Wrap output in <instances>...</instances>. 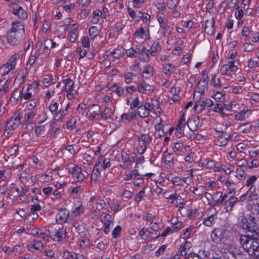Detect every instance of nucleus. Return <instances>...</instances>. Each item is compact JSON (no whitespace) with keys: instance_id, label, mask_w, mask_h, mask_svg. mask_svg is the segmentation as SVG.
<instances>
[{"instance_id":"obj_12","label":"nucleus","mask_w":259,"mask_h":259,"mask_svg":"<svg viewBox=\"0 0 259 259\" xmlns=\"http://www.w3.org/2000/svg\"><path fill=\"white\" fill-rule=\"evenodd\" d=\"M26 35L21 34H17L12 31H8L7 35V41L13 46H16L25 39Z\"/></svg>"},{"instance_id":"obj_31","label":"nucleus","mask_w":259,"mask_h":259,"mask_svg":"<svg viewBox=\"0 0 259 259\" xmlns=\"http://www.w3.org/2000/svg\"><path fill=\"white\" fill-rule=\"evenodd\" d=\"M17 191L19 194L20 200L22 201H25L27 200L31 194L30 190L27 186H24L22 188V191H19L18 189H17Z\"/></svg>"},{"instance_id":"obj_19","label":"nucleus","mask_w":259,"mask_h":259,"mask_svg":"<svg viewBox=\"0 0 259 259\" xmlns=\"http://www.w3.org/2000/svg\"><path fill=\"white\" fill-rule=\"evenodd\" d=\"M66 233V229L62 227L56 230L54 234H52L51 237L55 241H60L65 238Z\"/></svg>"},{"instance_id":"obj_3","label":"nucleus","mask_w":259,"mask_h":259,"mask_svg":"<svg viewBox=\"0 0 259 259\" xmlns=\"http://www.w3.org/2000/svg\"><path fill=\"white\" fill-rule=\"evenodd\" d=\"M67 168L74 180L77 182L83 181L88 175L86 171L82 172L81 167L72 163L68 164Z\"/></svg>"},{"instance_id":"obj_14","label":"nucleus","mask_w":259,"mask_h":259,"mask_svg":"<svg viewBox=\"0 0 259 259\" xmlns=\"http://www.w3.org/2000/svg\"><path fill=\"white\" fill-rule=\"evenodd\" d=\"M255 217L249 216L242 220V228L249 232L255 231L256 222Z\"/></svg>"},{"instance_id":"obj_6","label":"nucleus","mask_w":259,"mask_h":259,"mask_svg":"<svg viewBox=\"0 0 259 259\" xmlns=\"http://www.w3.org/2000/svg\"><path fill=\"white\" fill-rule=\"evenodd\" d=\"M258 239L256 238H252L248 235H241L240 237V243L244 249L246 251L254 245H257Z\"/></svg>"},{"instance_id":"obj_36","label":"nucleus","mask_w":259,"mask_h":259,"mask_svg":"<svg viewBox=\"0 0 259 259\" xmlns=\"http://www.w3.org/2000/svg\"><path fill=\"white\" fill-rule=\"evenodd\" d=\"M138 139L139 143L146 145H148L152 140V138L149 134H141L138 136Z\"/></svg>"},{"instance_id":"obj_44","label":"nucleus","mask_w":259,"mask_h":259,"mask_svg":"<svg viewBox=\"0 0 259 259\" xmlns=\"http://www.w3.org/2000/svg\"><path fill=\"white\" fill-rule=\"evenodd\" d=\"M251 125L249 122L241 124L238 127V131L242 133H246L251 129Z\"/></svg>"},{"instance_id":"obj_53","label":"nucleus","mask_w":259,"mask_h":259,"mask_svg":"<svg viewBox=\"0 0 259 259\" xmlns=\"http://www.w3.org/2000/svg\"><path fill=\"white\" fill-rule=\"evenodd\" d=\"M194 229L195 228L193 226L188 227L182 234L181 237L185 239L190 237L191 234L194 232Z\"/></svg>"},{"instance_id":"obj_58","label":"nucleus","mask_w":259,"mask_h":259,"mask_svg":"<svg viewBox=\"0 0 259 259\" xmlns=\"http://www.w3.org/2000/svg\"><path fill=\"white\" fill-rule=\"evenodd\" d=\"M41 231V230H40L37 228H29L28 227L26 228V233L27 234H31L34 236L38 237Z\"/></svg>"},{"instance_id":"obj_27","label":"nucleus","mask_w":259,"mask_h":259,"mask_svg":"<svg viewBox=\"0 0 259 259\" xmlns=\"http://www.w3.org/2000/svg\"><path fill=\"white\" fill-rule=\"evenodd\" d=\"M34 92L31 89H29L27 87H23L20 92V98L24 100H30L31 98L34 96Z\"/></svg>"},{"instance_id":"obj_28","label":"nucleus","mask_w":259,"mask_h":259,"mask_svg":"<svg viewBox=\"0 0 259 259\" xmlns=\"http://www.w3.org/2000/svg\"><path fill=\"white\" fill-rule=\"evenodd\" d=\"M42 248V243L38 240H33V241H31L28 245V249L32 252H34L36 250H41Z\"/></svg>"},{"instance_id":"obj_8","label":"nucleus","mask_w":259,"mask_h":259,"mask_svg":"<svg viewBox=\"0 0 259 259\" xmlns=\"http://www.w3.org/2000/svg\"><path fill=\"white\" fill-rule=\"evenodd\" d=\"M9 7L11 9V12L18 18L21 19H25L27 18V13L18 4L16 3L10 4Z\"/></svg>"},{"instance_id":"obj_52","label":"nucleus","mask_w":259,"mask_h":259,"mask_svg":"<svg viewBox=\"0 0 259 259\" xmlns=\"http://www.w3.org/2000/svg\"><path fill=\"white\" fill-rule=\"evenodd\" d=\"M136 117V113L135 112H129L127 113H123L121 115V119L126 120L128 121H131L134 119Z\"/></svg>"},{"instance_id":"obj_33","label":"nucleus","mask_w":259,"mask_h":259,"mask_svg":"<svg viewBox=\"0 0 259 259\" xmlns=\"http://www.w3.org/2000/svg\"><path fill=\"white\" fill-rule=\"evenodd\" d=\"M220 252L223 259H236L234 252L227 248H222Z\"/></svg>"},{"instance_id":"obj_56","label":"nucleus","mask_w":259,"mask_h":259,"mask_svg":"<svg viewBox=\"0 0 259 259\" xmlns=\"http://www.w3.org/2000/svg\"><path fill=\"white\" fill-rule=\"evenodd\" d=\"M89 32L92 39H94L99 33L98 28L96 26H91L89 28Z\"/></svg>"},{"instance_id":"obj_57","label":"nucleus","mask_w":259,"mask_h":259,"mask_svg":"<svg viewBox=\"0 0 259 259\" xmlns=\"http://www.w3.org/2000/svg\"><path fill=\"white\" fill-rule=\"evenodd\" d=\"M59 107V104L57 101H52V103L50 104L49 106V109L50 112L54 115H56L57 112H58V109Z\"/></svg>"},{"instance_id":"obj_17","label":"nucleus","mask_w":259,"mask_h":259,"mask_svg":"<svg viewBox=\"0 0 259 259\" xmlns=\"http://www.w3.org/2000/svg\"><path fill=\"white\" fill-rule=\"evenodd\" d=\"M227 197H228V195L226 194H225L222 198L221 202L224 201H225L224 210L226 212H229L232 210V209L234 204L236 203L237 199L235 197L231 196L229 197V198L228 199H227Z\"/></svg>"},{"instance_id":"obj_25","label":"nucleus","mask_w":259,"mask_h":259,"mask_svg":"<svg viewBox=\"0 0 259 259\" xmlns=\"http://www.w3.org/2000/svg\"><path fill=\"white\" fill-rule=\"evenodd\" d=\"M88 112L90 114L89 119L90 120H94L97 116H99L100 112V108L99 106L96 104H93L89 107Z\"/></svg>"},{"instance_id":"obj_2","label":"nucleus","mask_w":259,"mask_h":259,"mask_svg":"<svg viewBox=\"0 0 259 259\" xmlns=\"http://www.w3.org/2000/svg\"><path fill=\"white\" fill-rule=\"evenodd\" d=\"M20 58L19 54H15L8 60L7 63L0 67V75L4 76L15 70L17 60Z\"/></svg>"},{"instance_id":"obj_45","label":"nucleus","mask_w":259,"mask_h":259,"mask_svg":"<svg viewBox=\"0 0 259 259\" xmlns=\"http://www.w3.org/2000/svg\"><path fill=\"white\" fill-rule=\"evenodd\" d=\"M25 110L32 111L36 106V100L33 98L25 102Z\"/></svg>"},{"instance_id":"obj_23","label":"nucleus","mask_w":259,"mask_h":259,"mask_svg":"<svg viewBox=\"0 0 259 259\" xmlns=\"http://www.w3.org/2000/svg\"><path fill=\"white\" fill-rule=\"evenodd\" d=\"M101 222L104 224V231L107 234L110 232V227L113 224L111 216L109 214H105L104 217L101 219Z\"/></svg>"},{"instance_id":"obj_16","label":"nucleus","mask_w":259,"mask_h":259,"mask_svg":"<svg viewBox=\"0 0 259 259\" xmlns=\"http://www.w3.org/2000/svg\"><path fill=\"white\" fill-rule=\"evenodd\" d=\"M136 49L137 50L138 54L140 55L139 58L141 60L146 62L150 60L151 57L152 56L150 51L146 49L140 44L136 46Z\"/></svg>"},{"instance_id":"obj_1","label":"nucleus","mask_w":259,"mask_h":259,"mask_svg":"<svg viewBox=\"0 0 259 259\" xmlns=\"http://www.w3.org/2000/svg\"><path fill=\"white\" fill-rule=\"evenodd\" d=\"M258 189L256 186H251L247 192L240 196L239 201L243 202L248 200V204L250 206L251 210L253 213H259V195Z\"/></svg>"},{"instance_id":"obj_48","label":"nucleus","mask_w":259,"mask_h":259,"mask_svg":"<svg viewBox=\"0 0 259 259\" xmlns=\"http://www.w3.org/2000/svg\"><path fill=\"white\" fill-rule=\"evenodd\" d=\"M161 50V46L157 42H154L149 50L152 54V56H155L156 54Z\"/></svg>"},{"instance_id":"obj_21","label":"nucleus","mask_w":259,"mask_h":259,"mask_svg":"<svg viewBox=\"0 0 259 259\" xmlns=\"http://www.w3.org/2000/svg\"><path fill=\"white\" fill-rule=\"evenodd\" d=\"M238 70V67L235 64L229 63L223 65L220 69V72L222 75H226L228 72H234Z\"/></svg>"},{"instance_id":"obj_9","label":"nucleus","mask_w":259,"mask_h":259,"mask_svg":"<svg viewBox=\"0 0 259 259\" xmlns=\"http://www.w3.org/2000/svg\"><path fill=\"white\" fill-rule=\"evenodd\" d=\"M194 99L196 100V103L194 106V109L197 112H201L206 107H210L213 105V102L210 99L201 100L199 99V95Z\"/></svg>"},{"instance_id":"obj_35","label":"nucleus","mask_w":259,"mask_h":259,"mask_svg":"<svg viewBox=\"0 0 259 259\" xmlns=\"http://www.w3.org/2000/svg\"><path fill=\"white\" fill-rule=\"evenodd\" d=\"M114 113V109H112L109 107H106L103 111L101 113V116L103 118L105 119H113Z\"/></svg>"},{"instance_id":"obj_30","label":"nucleus","mask_w":259,"mask_h":259,"mask_svg":"<svg viewBox=\"0 0 259 259\" xmlns=\"http://www.w3.org/2000/svg\"><path fill=\"white\" fill-rule=\"evenodd\" d=\"M27 73V70L26 68L20 70L15 79L14 83L19 85L22 84L24 82Z\"/></svg>"},{"instance_id":"obj_61","label":"nucleus","mask_w":259,"mask_h":259,"mask_svg":"<svg viewBox=\"0 0 259 259\" xmlns=\"http://www.w3.org/2000/svg\"><path fill=\"white\" fill-rule=\"evenodd\" d=\"M138 18L141 19L144 23H146L150 19V15L147 13H143L141 11H138Z\"/></svg>"},{"instance_id":"obj_46","label":"nucleus","mask_w":259,"mask_h":259,"mask_svg":"<svg viewBox=\"0 0 259 259\" xmlns=\"http://www.w3.org/2000/svg\"><path fill=\"white\" fill-rule=\"evenodd\" d=\"M54 76L49 75H46L42 80V84L46 87H50L54 83Z\"/></svg>"},{"instance_id":"obj_24","label":"nucleus","mask_w":259,"mask_h":259,"mask_svg":"<svg viewBox=\"0 0 259 259\" xmlns=\"http://www.w3.org/2000/svg\"><path fill=\"white\" fill-rule=\"evenodd\" d=\"M90 202L94 203L93 204V207H94V205H95L96 209L99 211L103 209H105L106 207L108 206V202L106 203L103 199H97L95 196L91 197Z\"/></svg>"},{"instance_id":"obj_50","label":"nucleus","mask_w":259,"mask_h":259,"mask_svg":"<svg viewBox=\"0 0 259 259\" xmlns=\"http://www.w3.org/2000/svg\"><path fill=\"white\" fill-rule=\"evenodd\" d=\"M244 105L243 104H241L238 103V102L236 101H232L229 104V107L230 110H231L233 111H237L240 108L243 107V106Z\"/></svg>"},{"instance_id":"obj_39","label":"nucleus","mask_w":259,"mask_h":259,"mask_svg":"<svg viewBox=\"0 0 259 259\" xmlns=\"http://www.w3.org/2000/svg\"><path fill=\"white\" fill-rule=\"evenodd\" d=\"M101 19H103L101 12L99 10H95L92 13V17L91 22L93 24H97Z\"/></svg>"},{"instance_id":"obj_22","label":"nucleus","mask_w":259,"mask_h":259,"mask_svg":"<svg viewBox=\"0 0 259 259\" xmlns=\"http://www.w3.org/2000/svg\"><path fill=\"white\" fill-rule=\"evenodd\" d=\"M95 165L96 167L99 168L101 170H105L111 165L110 159L100 156Z\"/></svg>"},{"instance_id":"obj_20","label":"nucleus","mask_w":259,"mask_h":259,"mask_svg":"<svg viewBox=\"0 0 259 259\" xmlns=\"http://www.w3.org/2000/svg\"><path fill=\"white\" fill-rule=\"evenodd\" d=\"M35 115L36 113L34 111H29L28 113L25 114L23 122V124L27 125L26 128L27 129H28V126H31V128H33L35 125V124L31 121L34 118Z\"/></svg>"},{"instance_id":"obj_5","label":"nucleus","mask_w":259,"mask_h":259,"mask_svg":"<svg viewBox=\"0 0 259 259\" xmlns=\"http://www.w3.org/2000/svg\"><path fill=\"white\" fill-rule=\"evenodd\" d=\"M63 83L65 87V90L67 92V97L68 99L71 100L75 98L77 92L74 89V82L69 78H66L62 80Z\"/></svg>"},{"instance_id":"obj_42","label":"nucleus","mask_w":259,"mask_h":259,"mask_svg":"<svg viewBox=\"0 0 259 259\" xmlns=\"http://www.w3.org/2000/svg\"><path fill=\"white\" fill-rule=\"evenodd\" d=\"M206 167L208 169L213 170L214 171H220L222 168L220 165H217L214 160H208L206 163Z\"/></svg>"},{"instance_id":"obj_11","label":"nucleus","mask_w":259,"mask_h":259,"mask_svg":"<svg viewBox=\"0 0 259 259\" xmlns=\"http://www.w3.org/2000/svg\"><path fill=\"white\" fill-rule=\"evenodd\" d=\"M226 233L225 229H215L211 233V239L214 243L221 242L225 240Z\"/></svg>"},{"instance_id":"obj_55","label":"nucleus","mask_w":259,"mask_h":259,"mask_svg":"<svg viewBox=\"0 0 259 259\" xmlns=\"http://www.w3.org/2000/svg\"><path fill=\"white\" fill-rule=\"evenodd\" d=\"M30 179V175L25 172H22L19 176V179L21 182L26 185L29 183V180Z\"/></svg>"},{"instance_id":"obj_7","label":"nucleus","mask_w":259,"mask_h":259,"mask_svg":"<svg viewBox=\"0 0 259 259\" xmlns=\"http://www.w3.org/2000/svg\"><path fill=\"white\" fill-rule=\"evenodd\" d=\"M71 220L69 211L67 209L62 208L58 209L56 216V221L58 224L69 223Z\"/></svg>"},{"instance_id":"obj_64","label":"nucleus","mask_w":259,"mask_h":259,"mask_svg":"<svg viewBox=\"0 0 259 259\" xmlns=\"http://www.w3.org/2000/svg\"><path fill=\"white\" fill-rule=\"evenodd\" d=\"M144 183V180L143 178L138 176L135 178L133 180V184L135 186L141 187Z\"/></svg>"},{"instance_id":"obj_43","label":"nucleus","mask_w":259,"mask_h":259,"mask_svg":"<svg viewBox=\"0 0 259 259\" xmlns=\"http://www.w3.org/2000/svg\"><path fill=\"white\" fill-rule=\"evenodd\" d=\"M107 56L109 57V59H118L121 54V51L120 49H114L112 51L106 52Z\"/></svg>"},{"instance_id":"obj_10","label":"nucleus","mask_w":259,"mask_h":259,"mask_svg":"<svg viewBox=\"0 0 259 259\" xmlns=\"http://www.w3.org/2000/svg\"><path fill=\"white\" fill-rule=\"evenodd\" d=\"M252 111L249 109L248 107L243 106V107H241L236 112L234 115V118L236 120L244 121L248 118L252 114Z\"/></svg>"},{"instance_id":"obj_29","label":"nucleus","mask_w":259,"mask_h":259,"mask_svg":"<svg viewBox=\"0 0 259 259\" xmlns=\"http://www.w3.org/2000/svg\"><path fill=\"white\" fill-rule=\"evenodd\" d=\"M100 148H98V150L95 151L93 149H89L84 154L83 158L87 162H91L94 159V156L98 155L99 153Z\"/></svg>"},{"instance_id":"obj_63","label":"nucleus","mask_w":259,"mask_h":259,"mask_svg":"<svg viewBox=\"0 0 259 259\" xmlns=\"http://www.w3.org/2000/svg\"><path fill=\"white\" fill-rule=\"evenodd\" d=\"M183 144L182 143L177 142L173 144L172 148L175 152H181L183 149Z\"/></svg>"},{"instance_id":"obj_32","label":"nucleus","mask_w":259,"mask_h":259,"mask_svg":"<svg viewBox=\"0 0 259 259\" xmlns=\"http://www.w3.org/2000/svg\"><path fill=\"white\" fill-rule=\"evenodd\" d=\"M214 20H206L205 22L204 31L208 35H212L214 32Z\"/></svg>"},{"instance_id":"obj_41","label":"nucleus","mask_w":259,"mask_h":259,"mask_svg":"<svg viewBox=\"0 0 259 259\" xmlns=\"http://www.w3.org/2000/svg\"><path fill=\"white\" fill-rule=\"evenodd\" d=\"M219 133L221 134V136H224V138H219L216 141V145L220 146H225L228 142L227 140L229 138V136L223 132H220Z\"/></svg>"},{"instance_id":"obj_60","label":"nucleus","mask_w":259,"mask_h":259,"mask_svg":"<svg viewBox=\"0 0 259 259\" xmlns=\"http://www.w3.org/2000/svg\"><path fill=\"white\" fill-rule=\"evenodd\" d=\"M149 226L151 229L154 231H158L162 228V225L160 222H152L149 224Z\"/></svg>"},{"instance_id":"obj_54","label":"nucleus","mask_w":259,"mask_h":259,"mask_svg":"<svg viewBox=\"0 0 259 259\" xmlns=\"http://www.w3.org/2000/svg\"><path fill=\"white\" fill-rule=\"evenodd\" d=\"M136 77V75L132 72H127L124 75V81L127 84L130 83L131 82L133 81Z\"/></svg>"},{"instance_id":"obj_4","label":"nucleus","mask_w":259,"mask_h":259,"mask_svg":"<svg viewBox=\"0 0 259 259\" xmlns=\"http://www.w3.org/2000/svg\"><path fill=\"white\" fill-rule=\"evenodd\" d=\"M133 37L137 41H142L150 38V33L148 27H140L136 30Z\"/></svg>"},{"instance_id":"obj_34","label":"nucleus","mask_w":259,"mask_h":259,"mask_svg":"<svg viewBox=\"0 0 259 259\" xmlns=\"http://www.w3.org/2000/svg\"><path fill=\"white\" fill-rule=\"evenodd\" d=\"M199 122L198 116L190 118L187 122V125L191 131H195Z\"/></svg>"},{"instance_id":"obj_62","label":"nucleus","mask_w":259,"mask_h":259,"mask_svg":"<svg viewBox=\"0 0 259 259\" xmlns=\"http://www.w3.org/2000/svg\"><path fill=\"white\" fill-rule=\"evenodd\" d=\"M172 198L174 199L175 204H176L177 205H183L185 203L184 200L182 197L176 193H174V195Z\"/></svg>"},{"instance_id":"obj_47","label":"nucleus","mask_w":259,"mask_h":259,"mask_svg":"<svg viewBox=\"0 0 259 259\" xmlns=\"http://www.w3.org/2000/svg\"><path fill=\"white\" fill-rule=\"evenodd\" d=\"M210 84L217 89H220L222 87L220 78H217L215 74L211 75Z\"/></svg>"},{"instance_id":"obj_51","label":"nucleus","mask_w":259,"mask_h":259,"mask_svg":"<svg viewBox=\"0 0 259 259\" xmlns=\"http://www.w3.org/2000/svg\"><path fill=\"white\" fill-rule=\"evenodd\" d=\"M69 190L71 191L72 194H77L78 193H81L83 190L81 185L74 184L70 187Z\"/></svg>"},{"instance_id":"obj_37","label":"nucleus","mask_w":259,"mask_h":259,"mask_svg":"<svg viewBox=\"0 0 259 259\" xmlns=\"http://www.w3.org/2000/svg\"><path fill=\"white\" fill-rule=\"evenodd\" d=\"M192 247V244L189 241H186L179 248V252L182 256H186Z\"/></svg>"},{"instance_id":"obj_13","label":"nucleus","mask_w":259,"mask_h":259,"mask_svg":"<svg viewBox=\"0 0 259 259\" xmlns=\"http://www.w3.org/2000/svg\"><path fill=\"white\" fill-rule=\"evenodd\" d=\"M137 90L142 94H150L154 91V85L150 84L144 80H141L137 83Z\"/></svg>"},{"instance_id":"obj_18","label":"nucleus","mask_w":259,"mask_h":259,"mask_svg":"<svg viewBox=\"0 0 259 259\" xmlns=\"http://www.w3.org/2000/svg\"><path fill=\"white\" fill-rule=\"evenodd\" d=\"M9 31L26 35L24 25L23 23L20 21H16L13 22L11 24V27Z\"/></svg>"},{"instance_id":"obj_59","label":"nucleus","mask_w":259,"mask_h":259,"mask_svg":"<svg viewBox=\"0 0 259 259\" xmlns=\"http://www.w3.org/2000/svg\"><path fill=\"white\" fill-rule=\"evenodd\" d=\"M146 189V187H144L143 189L140 191L135 196V200L137 202L139 203L141 201L145 195V190Z\"/></svg>"},{"instance_id":"obj_15","label":"nucleus","mask_w":259,"mask_h":259,"mask_svg":"<svg viewBox=\"0 0 259 259\" xmlns=\"http://www.w3.org/2000/svg\"><path fill=\"white\" fill-rule=\"evenodd\" d=\"M154 110L153 106L150 103H146L143 105H140L138 108L137 113L139 116L141 118L147 117L151 111Z\"/></svg>"},{"instance_id":"obj_26","label":"nucleus","mask_w":259,"mask_h":259,"mask_svg":"<svg viewBox=\"0 0 259 259\" xmlns=\"http://www.w3.org/2000/svg\"><path fill=\"white\" fill-rule=\"evenodd\" d=\"M207 88V83L204 80H200L198 83L197 90L194 92L193 98L195 99L198 95L199 96L202 95Z\"/></svg>"},{"instance_id":"obj_38","label":"nucleus","mask_w":259,"mask_h":259,"mask_svg":"<svg viewBox=\"0 0 259 259\" xmlns=\"http://www.w3.org/2000/svg\"><path fill=\"white\" fill-rule=\"evenodd\" d=\"M254 246V245H253ZM249 255L254 258H259V243L257 241V245L252 247L247 251Z\"/></svg>"},{"instance_id":"obj_49","label":"nucleus","mask_w":259,"mask_h":259,"mask_svg":"<svg viewBox=\"0 0 259 259\" xmlns=\"http://www.w3.org/2000/svg\"><path fill=\"white\" fill-rule=\"evenodd\" d=\"M173 157L168 153H164L163 154V161L164 163L169 166H170L172 164Z\"/></svg>"},{"instance_id":"obj_40","label":"nucleus","mask_w":259,"mask_h":259,"mask_svg":"<svg viewBox=\"0 0 259 259\" xmlns=\"http://www.w3.org/2000/svg\"><path fill=\"white\" fill-rule=\"evenodd\" d=\"M11 81L9 79L4 78L0 79V91H3L5 93L8 92L10 85Z\"/></svg>"}]
</instances>
